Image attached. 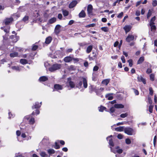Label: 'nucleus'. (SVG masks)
I'll use <instances>...</instances> for the list:
<instances>
[{"mask_svg": "<svg viewBox=\"0 0 157 157\" xmlns=\"http://www.w3.org/2000/svg\"><path fill=\"white\" fill-rule=\"evenodd\" d=\"M82 81H80L76 85V87L78 88L79 89H81L82 87Z\"/></svg>", "mask_w": 157, "mask_h": 157, "instance_id": "nucleus-33", "label": "nucleus"}, {"mask_svg": "<svg viewBox=\"0 0 157 157\" xmlns=\"http://www.w3.org/2000/svg\"><path fill=\"white\" fill-rule=\"evenodd\" d=\"M106 109V108L104 107L101 106L99 109V111L100 112H102L104 110Z\"/></svg>", "mask_w": 157, "mask_h": 157, "instance_id": "nucleus-39", "label": "nucleus"}, {"mask_svg": "<svg viewBox=\"0 0 157 157\" xmlns=\"http://www.w3.org/2000/svg\"><path fill=\"white\" fill-rule=\"evenodd\" d=\"M59 142H58L57 141H56L55 143V145L53 147H54L56 149H59L60 148V147L58 144Z\"/></svg>", "mask_w": 157, "mask_h": 157, "instance_id": "nucleus-29", "label": "nucleus"}, {"mask_svg": "<svg viewBox=\"0 0 157 157\" xmlns=\"http://www.w3.org/2000/svg\"><path fill=\"white\" fill-rule=\"evenodd\" d=\"M125 143L127 144H129L131 143V140L128 138L126 139L125 140Z\"/></svg>", "mask_w": 157, "mask_h": 157, "instance_id": "nucleus-46", "label": "nucleus"}, {"mask_svg": "<svg viewBox=\"0 0 157 157\" xmlns=\"http://www.w3.org/2000/svg\"><path fill=\"white\" fill-rule=\"evenodd\" d=\"M62 13L63 16L65 17L68 16L69 14L68 11L66 10H62Z\"/></svg>", "mask_w": 157, "mask_h": 157, "instance_id": "nucleus-31", "label": "nucleus"}, {"mask_svg": "<svg viewBox=\"0 0 157 157\" xmlns=\"http://www.w3.org/2000/svg\"><path fill=\"white\" fill-rule=\"evenodd\" d=\"M134 39L133 35L129 34L128 35L126 39V40L128 42H130L131 41H132Z\"/></svg>", "mask_w": 157, "mask_h": 157, "instance_id": "nucleus-8", "label": "nucleus"}, {"mask_svg": "<svg viewBox=\"0 0 157 157\" xmlns=\"http://www.w3.org/2000/svg\"><path fill=\"white\" fill-rule=\"evenodd\" d=\"M77 3L76 1L74 0L72 1L70 4H69V8H73L74 7Z\"/></svg>", "mask_w": 157, "mask_h": 157, "instance_id": "nucleus-15", "label": "nucleus"}, {"mask_svg": "<svg viewBox=\"0 0 157 157\" xmlns=\"http://www.w3.org/2000/svg\"><path fill=\"white\" fill-rule=\"evenodd\" d=\"M20 63L23 65H25L28 63V62L26 59H21L20 60Z\"/></svg>", "mask_w": 157, "mask_h": 157, "instance_id": "nucleus-22", "label": "nucleus"}, {"mask_svg": "<svg viewBox=\"0 0 157 157\" xmlns=\"http://www.w3.org/2000/svg\"><path fill=\"white\" fill-rule=\"evenodd\" d=\"M128 113H122L120 115V117L121 118H124L128 116Z\"/></svg>", "mask_w": 157, "mask_h": 157, "instance_id": "nucleus-37", "label": "nucleus"}, {"mask_svg": "<svg viewBox=\"0 0 157 157\" xmlns=\"http://www.w3.org/2000/svg\"><path fill=\"white\" fill-rule=\"evenodd\" d=\"M86 16V13L84 10H82L79 14L80 17H84Z\"/></svg>", "mask_w": 157, "mask_h": 157, "instance_id": "nucleus-21", "label": "nucleus"}, {"mask_svg": "<svg viewBox=\"0 0 157 157\" xmlns=\"http://www.w3.org/2000/svg\"><path fill=\"white\" fill-rule=\"evenodd\" d=\"M42 105V102L39 103L38 101L36 102L32 106V109H36L35 112L33 111L31 114L32 115H37L39 114L40 113V111L39 110V109L40 107Z\"/></svg>", "mask_w": 157, "mask_h": 157, "instance_id": "nucleus-1", "label": "nucleus"}, {"mask_svg": "<svg viewBox=\"0 0 157 157\" xmlns=\"http://www.w3.org/2000/svg\"><path fill=\"white\" fill-rule=\"evenodd\" d=\"M29 19V17L28 16H25L22 19V21L25 22H26Z\"/></svg>", "mask_w": 157, "mask_h": 157, "instance_id": "nucleus-34", "label": "nucleus"}, {"mask_svg": "<svg viewBox=\"0 0 157 157\" xmlns=\"http://www.w3.org/2000/svg\"><path fill=\"white\" fill-rule=\"evenodd\" d=\"M124 132L127 135L130 136L135 135L136 134L135 132L131 128L127 127L124 128Z\"/></svg>", "mask_w": 157, "mask_h": 157, "instance_id": "nucleus-2", "label": "nucleus"}, {"mask_svg": "<svg viewBox=\"0 0 157 157\" xmlns=\"http://www.w3.org/2000/svg\"><path fill=\"white\" fill-rule=\"evenodd\" d=\"M113 94H107L106 95V97L109 100H111L113 99V97L111 96V95Z\"/></svg>", "mask_w": 157, "mask_h": 157, "instance_id": "nucleus-27", "label": "nucleus"}, {"mask_svg": "<svg viewBox=\"0 0 157 157\" xmlns=\"http://www.w3.org/2000/svg\"><path fill=\"white\" fill-rule=\"evenodd\" d=\"M60 28V25H57L55 27V30H58V31L59 30Z\"/></svg>", "mask_w": 157, "mask_h": 157, "instance_id": "nucleus-55", "label": "nucleus"}, {"mask_svg": "<svg viewBox=\"0 0 157 157\" xmlns=\"http://www.w3.org/2000/svg\"><path fill=\"white\" fill-rule=\"evenodd\" d=\"M13 21V18L12 17L10 18H6L4 20L3 22L6 25H9Z\"/></svg>", "mask_w": 157, "mask_h": 157, "instance_id": "nucleus-5", "label": "nucleus"}, {"mask_svg": "<svg viewBox=\"0 0 157 157\" xmlns=\"http://www.w3.org/2000/svg\"><path fill=\"white\" fill-rule=\"evenodd\" d=\"M75 66L71 65L69 67V71L70 70H75Z\"/></svg>", "mask_w": 157, "mask_h": 157, "instance_id": "nucleus-53", "label": "nucleus"}, {"mask_svg": "<svg viewBox=\"0 0 157 157\" xmlns=\"http://www.w3.org/2000/svg\"><path fill=\"white\" fill-rule=\"evenodd\" d=\"M52 40V37L50 36H48L46 38L45 43L46 44H48L51 42Z\"/></svg>", "mask_w": 157, "mask_h": 157, "instance_id": "nucleus-17", "label": "nucleus"}, {"mask_svg": "<svg viewBox=\"0 0 157 157\" xmlns=\"http://www.w3.org/2000/svg\"><path fill=\"white\" fill-rule=\"evenodd\" d=\"M98 68L99 67L98 66H95L94 67L93 70L94 71H96L98 70Z\"/></svg>", "mask_w": 157, "mask_h": 157, "instance_id": "nucleus-59", "label": "nucleus"}, {"mask_svg": "<svg viewBox=\"0 0 157 157\" xmlns=\"http://www.w3.org/2000/svg\"><path fill=\"white\" fill-rule=\"evenodd\" d=\"M144 57L143 56L141 57L138 60V61L137 62V64H140L141 63L144 61Z\"/></svg>", "mask_w": 157, "mask_h": 157, "instance_id": "nucleus-23", "label": "nucleus"}, {"mask_svg": "<svg viewBox=\"0 0 157 157\" xmlns=\"http://www.w3.org/2000/svg\"><path fill=\"white\" fill-rule=\"evenodd\" d=\"M38 48V46L37 45H33L32 48L33 51H36Z\"/></svg>", "mask_w": 157, "mask_h": 157, "instance_id": "nucleus-43", "label": "nucleus"}, {"mask_svg": "<svg viewBox=\"0 0 157 157\" xmlns=\"http://www.w3.org/2000/svg\"><path fill=\"white\" fill-rule=\"evenodd\" d=\"M69 86L72 88L75 87V85L73 82L71 81H69Z\"/></svg>", "mask_w": 157, "mask_h": 157, "instance_id": "nucleus-44", "label": "nucleus"}, {"mask_svg": "<svg viewBox=\"0 0 157 157\" xmlns=\"http://www.w3.org/2000/svg\"><path fill=\"white\" fill-rule=\"evenodd\" d=\"M155 77L154 75L153 74H151L150 75V79L151 81H153Z\"/></svg>", "mask_w": 157, "mask_h": 157, "instance_id": "nucleus-42", "label": "nucleus"}, {"mask_svg": "<svg viewBox=\"0 0 157 157\" xmlns=\"http://www.w3.org/2000/svg\"><path fill=\"white\" fill-rule=\"evenodd\" d=\"M155 20V16H154L153 17H152L150 20L149 25H154V22Z\"/></svg>", "mask_w": 157, "mask_h": 157, "instance_id": "nucleus-30", "label": "nucleus"}, {"mask_svg": "<svg viewBox=\"0 0 157 157\" xmlns=\"http://www.w3.org/2000/svg\"><path fill=\"white\" fill-rule=\"evenodd\" d=\"M64 61L66 63L69 62V56L66 57L63 59Z\"/></svg>", "mask_w": 157, "mask_h": 157, "instance_id": "nucleus-50", "label": "nucleus"}, {"mask_svg": "<svg viewBox=\"0 0 157 157\" xmlns=\"http://www.w3.org/2000/svg\"><path fill=\"white\" fill-rule=\"evenodd\" d=\"M56 20V19L55 17H53L49 19L48 21V23L52 24L55 22Z\"/></svg>", "mask_w": 157, "mask_h": 157, "instance_id": "nucleus-18", "label": "nucleus"}, {"mask_svg": "<svg viewBox=\"0 0 157 157\" xmlns=\"http://www.w3.org/2000/svg\"><path fill=\"white\" fill-rule=\"evenodd\" d=\"M48 152L49 154H54L55 153V150L52 149H49L48 150Z\"/></svg>", "mask_w": 157, "mask_h": 157, "instance_id": "nucleus-32", "label": "nucleus"}, {"mask_svg": "<svg viewBox=\"0 0 157 157\" xmlns=\"http://www.w3.org/2000/svg\"><path fill=\"white\" fill-rule=\"evenodd\" d=\"M131 28L132 26L130 25H126L124 27V29L125 30L126 34L130 31Z\"/></svg>", "mask_w": 157, "mask_h": 157, "instance_id": "nucleus-13", "label": "nucleus"}, {"mask_svg": "<svg viewBox=\"0 0 157 157\" xmlns=\"http://www.w3.org/2000/svg\"><path fill=\"white\" fill-rule=\"evenodd\" d=\"M151 11L150 10H149L147 15V18L148 19L151 15Z\"/></svg>", "mask_w": 157, "mask_h": 157, "instance_id": "nucleus-41", "label": "nucleus"}, {"mask_svg": "<svg viewBox=\"0 0 157 157\" xmlns=\"http://www.w3.org/2000/svg\"><path fill=\"white\" fill-rule=\"evenodd\" d=\"M149 94L151 95H152L153 93V91L151 87H150L149 88Z\"/></svg>", "mask_w": 157, "mask_h": 157, "instance_id": "nucleus-54", "label": "nucleus"}, {"mask_svg": "<svg viewBox=\"0 0 157 157\" xmlns=\"http://www.w3.org/2000/svg\"><path fill=\"white\" fill-rule=\"evenodd\" d=\"M152 72V70L150 68H148L147 70L146 73L148 74H149L150 73H151Z\"/></svg>", "mask_w": 157, "mask_h": 157, "instance_id": "nucleus-56", "label": "nucleus"}, {"mask_svg": "<svg viewBox=\"0 0 157 157\" xmlns=\"http://www.w3.org/2000/svg\"><path fill=\"white\" fill-rule=\"evenodd\" d=\"M13 69L16 70L17 71H19L20 70V68L18 66H14L13 67Z\"/></svg>", "mask_w": 157, "mask_h": 157, "instance_id": "nucleus-60", "label": "nucleus"}, {"mask_svg": "<svg viewBox=\"0 0 157 157\" xmlns=\"http://www.w3.org/2000/svg\"><path fill=\"white\" fill-rule=\"evenodd\" d=\"M29 124H33L35 122V119L33 117H31L29 121Z\"/></svg>", "mask_w": 157, "mask_h": 157, "instance_id": "nucleus-26", "label": "nucleus"}, {"mask_svg": "<svg viewBox=\"0 0 157 157\" xmlns=\"http://www.w3.org/2000/svg\"><path fill=\"white\" fill-rule=\"evenodd\" d=\"M58 18L60 20H61L62 18V15L61 13H59L58 15Z\"/></svg>", "mask_w": 157, "mask_h": 157, "instance_id": "nucleus-58", "label": "nucleus"}, {"mask_svg": "<svg viewBox=\"0 0 157 157\" xmlns=\"http://www.w3.org/2000/svg\"><path fill=\"white\" fill-rule=\"evenodd\" d=\"M63 89V86L62 85L59 84H55L54 86V90L58 91L61 90Z\"/></svg>", "mask_w": 157, "mask_h": 157, "instance_id": "nucleus-9", "label": "nucleus"}, {"mask_svg": "<svg viewBox=\"0 0 157 157\" xmlns=\"http://www.w3.org/2000/svg\"><path fill=\"white\" fill-rule=\"evenodd\" d=\"M128 62L129 63V66L132 67L133 65L132 60L131 59H130L128 61Z\"/></svg>", "mask_w": 157, "mask_h": 157, "instance_id": "nucleus-40", "label": "nucleus"}, {"mask_svg": "<svg viewBox=\"0 0 157 157\" xmlns=\"http://www.w3.org/2000/svg\"><path fill=\"white\" fill-rule=\"evenodd\" d=\"M101 29L102 31L105 32H107L108 30V29L106 27H101Z\"/></svg>", "mask_w": 157, "mask_h": 157, "instance_id": "nucleus-45", "label": "nucleus"}, {"mask_svg": "<svg viewBox=\"0 0 157 157\" xmlns=\"http://www.w3.org/2000/svg\"><path fill=\"white\" fill-rule=\"evenodd\" d=\"M40 155L42 157H45L47 155L45 152L44 151L41 152L40 153Z\"/></svg>", "mask_w": 157, "mask_h": 157, "instance_id": "nucleus-38", "label": "nucleus"}, {"mask_svg": "<svg viewBox=\"0 0 157 157\" xmlns=\"http://www.w3.org/2000/svg\"><path fill=\"white\" fill-rule=\"evenodd\" d=\"M121 59L123 63H125V60L124 56H123L121 57Z\"/></svg>", "mask_w": 157, "mask_h": 157, "instance_id": "nucleus-63", "label": "nucleus"}, {"mask_svg": "<svg viewBox=\"0 0 157 157\" xmlns=\"http://www.w3.org/2000/svg\"><path fill=\"white\" fill-rule=\"evenodd\" d=\"M61 65L60 64H54L49 68V71L51 72H53L56 70L59 69Z\"/></svg>", "mask_w": 157, "mask_h": 157, "instance_id": "nucleus-4", "label": "nucleus"}, {"mask_svg": "<svg viewBox=\"0 0 157 157\" xmlns=\"http://www.w3.org/2000/svg\"><path fill=\"white\" fill-rule=\"evenodd\" d=\"M109 81L110 79H105L102 81V84L106 86L108 84Z\"/></svg>", "mask_w": 157, "mask_h": 157, "instance_id": "nucleus-25", "label": "nucleus"}, {"mask_svg": "<svg viewBox=\"0 0 157 157\" xmlns=\"http://www.w3.org/2000/svg\"><path fill=\"white\" fill-rule=\"evenodd\" d=\"M115 109L114 107H112L110 109V113H113L115 111Z\"/></svg>", "mask_w": 157, "mask_h": 157, "instance_id": "nucleus-51", "label": "nucleus"}, {"mask_svg": "<svg viewBox=\"0 0 157 157\" xmlns=\"http://www.w3.org/2000/svg\"><path fill=\"white\" fill-rule=\"evenodd\" d=\"M10 27H9L7 28H5V29H4V31L5 32L8 33L10 32Z\"/></svg>", "mask_w": 157, "mask_h": 157, "instance_id": "nucleus-48", "label": "nucleus"}, {"mask_svg": "<svg viewBox=\"0 0 157 157\" xmlns=\"http://www.w3.org/2000/svg\"><path fill=\"white\" fill-rule=\"evenodd\" d=\"M79 60L78 58H74L69 56V62L71 61L72 62L75 63L78 62Z\"/></svg>", "mask_w": 157, "mask_h": 157, "instance_id": "nucleus-14", "label": "nucleus"}, {"mask_svg": "<svg viewBox=\"0 0 157 157\" xmlns=\"http://www.w3.org/2000/svg\"><path fill=\"white\" fill-rule=\"evenodd\" d=\"M95 25V24H94L93 23L91 24H90L88 25H87L86 27L87 28H90V27H94Z\"/></svg>", "mask_w": 157, "mask_h": 157, "instance_id": "nucleus-52", "label": "nucleus"}, {"mask_svg": "<svg viewBox=\"0 0 157 157\" xmlns=\"http://www.w3.org/2000/svg\"><path fill=\"white\" fill-rule=\"evenodd\" d=\"M152 5L153 7L156 6H157V0H153L152 3Z\"/></svg>", "mask_w": 157, "mask_h": 157, "instance_id": "nucleus-36", "label": "nucleus"}, {"mask_svg": "<svg viewBox=\"0 0 157 157\" xmlns=\"http://www.w3.org/2000/svg\"><path fill=\"white\" fill-rule=\"evenodd\" d=\"M21 132L19 130L16 131V135L17 136H19L21 135Z\"/></svg>", "mask_w": 157, "mask_h": 157, "instance_id": "nucleus-64", "label": "nucleus"}, {"mask_svg": "<svg viewBox=\"0 0 157 157\" xmlns=\"http://www.w3.org/2000/svg\"><path fill=\"white\" fill-rule=\"evenodd\" d=\"M151 27V31H155L156 29V26L154 25H149Z\"/></svg>", "mask_w": 157, "mask_h": 157, "instance_id": "nucleus-35", "label": "nucleus"}, {"mask_svg": "<svg viewBox=\"0 0 157 157\" xmlns=\"http://www.w3.org/2000/svg\"><path fill=\"white\" fill-rule=\"evenodd\" d=\"M18 53L17 52H14L10 54V56L11 57H14L18 56Z\"/></svg>", "mask_w": 157, "mask_h": 157, "instance_id": "nucleus-28", "label": "nucleus"}, {"mask_svg": "<svg viewBox=\"0 0 157 157\" xmlns=\"http://www.w3.org/2000/svg\"><path fill=\"white\" fill-rule=\"evenodd\" d=\"M48 80V78L46 76H42L40 77L39 78V81L40 82H45L46 81Z\"/></svg>", "mask_w": 157, "mask_h": 157, "instance_id": "nucleus-16", "label": "nucleus"}, {"mask_svg": "<svg viewBox=\"0 0 157 157\" xmlns=\"http://www.w3.org/2000/svg\"><path fill=\"white\" fill-rule=\"evenodd\" d=\"M153 106L150 105L149 107V111L150 113H152L153 111Z\"/></svg>", "mask_w": 157, "mask_h": 157, "instance_id": "nucleus-49", "label": "nucleus"}, {"mask_svg": "<svg viewBox=\"0 0 157 157\" xmlns=\"http://www.w3.org/2000/svg\"><path fill=\"white\" fill-rule=\"evenodd\" d=\"M110 148L111 151L114 154L117 153L119 154H121L123 152V150L121 149H120L119 147L117 146L115 148H113L111 147H110Z\"/></svg>", "mask_w": 157, "mask_h": 157, "instance_id": "nucleus-3", "label": "nucleus"}, {"mask_svg": "<svg viewBox=\"0 0 157 157\" xmlns=\"http://www.w3.org/2000/svg\"><path fill=\"white\" fill-rule=\"evenodd\" d=\"M93 6L91 4L88 5L87 8V11L89 15L91 14L92 13Z\"/></svg>", "mask_w": 157, "mask_h": 157, "instance_id": "nucleus-10", "label": "nucleus"}, {"mask_svg": "<svg viewBox=\"0 0 157 157\" xmlns=\"http://www.w3.org/2000/svg\"><path fill=\"white\" fill-rule=\"evenodd\" d=\"M82 80L83 84V86L84 88H86L87 87V79L86 77H82Z\"/></svg>", "mask_w": 157, "mask_h": 157, "instance_id": "nucleus-7", "label": "nucleus"}, {"mask_svg": "<svg viewBox=\"0 0 157 157\" xmlns=\"http://www.w3.org/2000/svg\"><path fill=\"white\" fill-rule=\"evenodd\" d=\"M103 90L104 88L102 87H101L100 89H98L95 87L93 88L92 91L95 92L97 95H99L100 94L101 92L103 91Z\"/></svg>", "mask_w": 157, "mask_h": 157, "instance_id": "nucleus-6", "label": "nucleus"}, {"mask_svg": "<svg viewBox=\"0 0 157 157\" xmlns=\"http://www.w3.org/2000/svg\"><path fill=\"white\" fill-rule=\"evenodd\" d=\"M112 137V135L108 136L106 138L107 140L109 141V145L112 147H113L114 146V144L113 143L112 140L111 138H110V137Z\"/></svg>", "mask_w": 157, "mask_h": 157, "instance_id": "nucleus-12", "label": "nucleus"}, {"mask_svg": "<svg viewBox=\"0 0 157 157\" xmlns=\"http://www.w3.org/2000/svg\"><path fill=\"white\" fill-rule=\"evenodd\" d=\"M123 13L122 12H121L117 16V17L118 18H121L123 16Z\"/></svg>", "mask_w": 157, "mask_h": 157, "instance_id": "nucleus-62", "label": "nucleus"}, {"mask_svg": "<svg viewBox=\"0 0 157 157\" xmlns=\"http://www.w3.org/2000/svg\"><path fill=\"white\" fill-rule=\"evenodd\" d=\"M124 107V105L122 104H115L114 108L117 109L123 108Z\"/></svg>", "mask_w": 157, "mask_h": 157, "instance_id": "nucleus-20", "label": "nucleus"}, {"mask_svg": "<svg viewBox=\"0 0 157 157\" xmlns=\"http://www.w3.org/2000/svg\"><path fill=\"white\" fill-rule=\"evenodd\" d=\"M138 80L139 82H142L144 84H146V80L141 76H138L137 77Z\"/></svg>", "mask_w": 157, "mask_h": 157, "instance_id": "nucleus-11", "label": "nucleus"}, {"mask_svg": "<svg viewBox=\"0 0 157 157\" xmlns=\"http://www.w3.org/2000/svg\"><path fill=\"white\" fill-rule=\"evenodd\" d=\"M133 90L134 91V93L136 95H138L139 94V92L137 90H136L135 89H133Z\"/></svg>", "mask_w": 157, "mask_h": 157, "instance_id": "nucleus-57", "label": "nucleus"}, {"mask_svg": "<svg viewBox=\"0 0 157 157\" xmlns=\"http://www.w3.org/2000/svg\"><path fill=\"white\" fill-rule=\"evenodd\" d=\"M57 141L58 142H59L60 143V144H61V145H64L65 144V142L63 140H57Z\"/></svg>", "mask_w": 157, "mask_h": 157, "instance_id": "nucleus-47", "label": "nucleus"}, {"mask_svg": "<svg viewBox=\"0 0 157 157\" xmlns=\"http://www.w3.org/2000/svg\"><path fill=\"white\" fill-rule=\"evenodd\" d=\"M124 127L123 126H120L115 128V130L117 132H121L124 130Z\"/></svg>", "mask_w": 157, "mask_h": 157, "instance_id": "nucleus-19", "label": "nucleus"}, {"mask_svg": "<svg viewBox=\"0 0 157 157\" xmlns=\"http://www.w3.org/2000/svg\"><path fill=\"white\" fill-rule=\"evenodd\" d=\"M93 48V46L92 45H90L87 48L86 52L87 53H90Z\"/></svg>", "mask_w": 157, "mask_h": 157, "instance_id": "nucleus-24", "label": "nucleus"}, {"mask_svg": "<svg viewBox=\"0 0 157 157\" xmlns=\"http://www.w3.org/2000/svg\"><path fill=\"white\" fill-rule=\"evenodd\" d=\"M123 137V135L121 134H119L117 136V137L118 139H122Z\"/></svg>", "mask_w": 157, "mask_h": 157, "instance_id": "nucleus-61", "label": "nucleus"}]
</instances>
